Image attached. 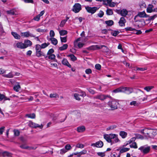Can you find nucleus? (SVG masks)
<instances>
[{
	"label": "nucleus",
	"instance_id": "obj_20",
	"mask_svg": "<svg viewBox=\"0 0 157 157\" xmlns=\"http://www.w3.org/2000/svg\"><path fill=\"white\" fill-rule=\"evenodd\" d=\"M11 34L13 36L14 38L17 40H19L21 38V36L18 35L17 33L12 32Z\"/></svg>",
	"mask_w": 157,
	"mask_h": 157
},
{
	"label": "nucleus",
	"instance_id": "obj_51",
	"mask_svg": "<svg viewBox=\"0 0 157 157\" xmlns=\"http://www.w3.org/2000/svg\"><path fill=\"white\" fill-rule=\"evenodd\" d=\"M125 30L127 31H133L134 30H135V29L134 28H133L131 27H128L125 28Z\"/></svg>",
	"mask_w": 157,
	"mask_h": 157
},
{
	"label": "nucleus",
	"instance_id": "obj_12",
	"mask_svg": "<svg viewBox=\"0 0 157 157\" xmlns=\"http://www.w3.org/2000/svg\"><path fill=\"white\" fill-rule=\"evenodd\" d=\"M109 97V96L108 95H104L100 94L95 96L94 98V99H98L103 101L106 99L107 97Z\"/></svg>",
	"mask_w": 157,
	"mask_h": 157
},
{
	"label": "nucleus",
	"instance_id": "obj_7",
	"mask_svg": "<svg viewBox=\"0 0 157 157\" xmlns=\"http://www.w3.org/2000/svg\"><path fill=\"white\" fill-rule=\"evenodd\" d=\"M149 15L147 14L144 11L140 12L138 13V14L136 15L135 16L134 19L135 20L136 18L138 17H139L141 18H144L147 17H149Z\"/></svg>",
	"mask_w": 157,
	"mask_h": 157
},
{
	"label": "nucleus",
	"instance_id": "obj_48",
	"mask_svg": "<svg viewBox=\"0 0 157 157\" xmlns=\"http://www.w3.org/2000/svg\"><path fill=\"white\" fill-rule=\"evenodd\" d=\"M14 136H18L20 134V132L17 130L14 129L13 130Z\"/></svg>",
	"mask_w": 157,
	"mask_h": 157
},
{
	"label": "nucleus",
	"instance_id": "obj_53",
	"mask_svg": "<svg viewBox=\"0 0 157 157\" xmlns=\"http://www.w3.org/2000/svg\"><path fill=\"white\" fill-rule=\"evenodd\" d=\"M115 3L113 2H111L110 3H109L107 4H106V5H108L109 6L111 7H114L115 5Z\"/></svg>",
	"mask_w": 157,
	"mask_h": 157
},
{
	"label": "nucleus",
	"instance_id": "obj_17",
	"mask_svg": "<svg viewBox=\"0 0 157 157\" xmlns=\"http://www.w3.org/2000/svg\"><path fill=\"white\" fill-rule=\"evenodd\" d=\"M62 63L64 65L66 66L69 67L71 68V65L69 63L67 60L66 59H63L62 61Z\"/></svg>",
	"mask_w": 157,
	"mask_h": 157
},
{
	"label": "nucleus",
	"instance_id": "obj_58",
	"mask_svg": "<svg viewBox=\"0 0 157 157\" xmlns=\"http://www.w3.org/2000/svg\"><path fill=\"white\" fill-rule=\"evenodd\" d=\"M67 151L65 149L63 148L60 150V153L61 154H63L65 153Z\"/></svg>",
	"mask_w": 157,
	"mask_h": 157
},
{
	"label": "nucleus",
	"instance_id": "obj_10",
	"mask_svg": "<svg viewBox=\"0 0 157 157\" xmlns=\"http://www.w3.org/2000/svg\"><path fill=\"white\" fill-rule=\"evenodd\" d=\"M91 146L97 147H101L103 146V143L102 141L100 140L97 142L95 143L91 144Z\"/></svg>",
	"mask_w": 157,
	"mask_h": 157
},
{
	"label": "nucleus",
	"instance_id": "obj_61",
	"mask_svg": "<svg viewBox=\"0 0 157 157\" xmlns=\"http://www.w3.org/2000/svg\"><path fill=\"white\" fill-rule=\"evenodd\" d=\"M40 17L38 15L34 18L33 19L35 21H38L40 20Z\"/></svg>",
	"mask_w": 157,
	"mask_h": 157
},
{
	"label": "nucleus",
	"instance_id": "obj_49",
	"mask_svg": "<svg viewBox=\"0 0 157 157\" xmlns=\"http://www.w3.org/2000/svg\"><path fill=\"white\" fill-rule=\"evenodd\" d=\"M76 147L82 148L84 147V145L82 144L78 143L76 145Z\"/></svg>",
	"mask_w": 157,
	"mask_h": 157
},
{
	"label": "nucleus",
	"instance_id": "obj_21",
	"mask_svg": "<svg viewBox=\"0 0 157 157\" xmlns=\"http://www.w3.org/2000/svg\"><path fill=\"white\" fill-rule=\"evenodd\" d=\"M36 56L38 57H41L42 56H44V57L45 56V54L42 52H41V50L36 51Z\"/></svg>",
	"mask_w": 157,
	"mask_h": 157
},
{
	"label": "nucleus",
	"instance_id": "obj_45",
	"mask_svg": "<svg viewBox=\"0 0 157 157\" xmlns=\"http://www.w3.org/2000/svg\"><path fill=\"white\" fill-rule=\"evenodd\" d=\"M119 33L118 31H114L112 32L111 34L113 36H116Z\"/></svg>",
	"mask_w": 157,
	"mask_h": 157
},
{
	"label": "nucleus",
	"instance_id": "obj_8",
	"mask_svg": "<svg viewBox=\"0 0 157 157\" xmlns=\"http://www.w3.org/2000/svg\"><path fill=\"white\" fill-rule=\"evenodd\" d=\"M21 35L23 37H28L29 36L35 37V36L30 33L29 31L21 33Z\"/></svg>",
	"mask_w": 157,
	"mask_h": 157
},
{
	"label": "nucleus",
	"instance_id": "obj_16",
	"mask_svg": "<svg viewBox=\"0 0 157 157\" xmlns=\"http://www.w3.org/2000/svg\"><path fill=\"white\" fill-rule=\"evenodd\" d=\"M126 22L125 19L124 17H121V18L118 23L121 26H122L125 25V23Z\"/></svg>",
	"mask_w": 157,
	"mask_h": 157
},
{
	"label": "nucleus",
	"instance_id": "obj_38",
	"mask_svg": "<svg viewBox=\"0 0 157 157\" xmlns=\"http://www.w3.org/2000/svg\"><path fill=\"white\" fill-rule=\"evenodd\" d=\"M59 33L60 36H64L67 34V32L65 30H62L60 31Z\"/></svg>",
	"mask_w": 157,
	"mask_h": 157
},
{
	"label": "nucleus",
	"instance_id": "obj_39",
	"mask_svg": "<svg viewBox=\"0 0 157 157\" xmlns=\"http://www.w3.org/2000/svg\"><path fill=\"white\" fill-rule=\"evenodd\" d=\"M3 155L4 156H6L8 157H10L12 156V154L6 151L3 153Z\"/></svg>",
	"mask_w": 157,
	"mask_h": 157
},
{
	"label": "nucleus",
	"instance_id": "obj_42",
	"mask_svg": "<svg viewBox=\"0 0 157 157\" xmlns=\"http://www.w3.org/2000/svg\"><path fill=\"white\" fill-rule=\"evenodd\" d=\"M67 36H66L64 37H60V39L61 42L62 43L66 42L67 41Z\"/></svg>",
	"mask_w": 157,
	"mask_h": 157
},
{
	"label": "nucleus",
	"instance_id": "obj_28",
	"mask_svg": "<svg viewBox=\"0 0 157 157\" xmlns=\"http://www.w3.org/2000/svg\"><path fill=\"white\" fill-rule=\"evenodd\" d=\"M119 135L122 138H124L127 136V133L124 131H121L120 132Z\"/></svg>",
	"mask_w": 157,
	"mask_h": 157
},
{
	"label": "nucleus",
	"instance_id": "obj_62",
	"mask_svg": "<svg viewBox=\"0 0 157 157\" xmlns=\"http://www.w3.org/2000/svg\"><path fill=\"white\" fill-rule=\"evenodd\" d=\"M88 91L91 94H95V91L93 89L91 88H89L88 89Z\"/></svg>",
	"mask_w": 157,
	"mask_h": 157
},
{
	"label": "nucleus",
	"instance_id": "obj_31",
	"mask_svg": "<svg viewBox=\"0 0 157 157\" xmlns=\"http://www.w3.org/2000/svg\"><path fill=\"white\" fill-rule=\"evenodd\" d=\"M68 47V45L67 44H65L63 45V46L59 48L60 50L62 51L67 49Z\"/></svg>",
	"mask_w": 157,
	"mask_h": 157
},
{
	"label": "nucleus",
	"instance_id": "obj_46",
	"mask_svg": "<svg viewBox=\"0 0 157 157\" xmlns=\"http://www.w3.org/2000/svg\"><path fill=\"white\" fill-rule=\"evenodd\" d=\"M54 52V51L53 49H52V48L50 49L48 51L47 53V55L48 56L49 55H50L51 54H53L52 53Z\"/></svg>",
	"mask_w": 157,
	"mask_h": 157
},
{
	"label": "nucleus",
	"instance_id": "obj_59",
	"mask_svg": "<svg viewBox=\"0 0 157 157\" xmlns=\"http://www.w3.org/2000/svg\"><path fill=\"white\" fill-rule=\"evenodd\" d=\"M85 72L87 74H91L92 73L91 70L90 68L86 69L85 70Z\"/></svg>",
	"mask_w": 157,
	"mask_h": 157
},
{
	"label": "nucleus",
	"instance_id": "obj_60",
	"mask_svg": "<svg viewBox=\"0 0 157 157\" xmlns=\"http://www.w3.org/2000/svg\"><path fill=\"white\" fill-rule=\"evenodd\" d=\"M136 139V138L135 137H132L131 138L130 140L128 141V143L131 144V143H132L133 142H134Z\"/></svg>",
	"mask_w": 157,
	"mask_h": 157
},
{
	"label": "nucleus",
	"instance_id": "obj_56",
	"mask_svg": "<svg viewBox=\"0 0 157 157\" xmlns=\"http://www.w3.org/2000/svg\"><path fill=\"white\" fill-rule=\"evenodd\" d=\"M55 34L54 31L52 30H50V36L52 38L53 37Z\"/></svg>",
	"mask_w": 157,
	"mask_h": 157
},
{
	"label": "nucleus",
	"instance_id": "obj_11",
	"mask_svg": "<svg viewBox=\"0 0 157 157\" xmlns=\"http://www.w3.org/2000/svg\"><path fill=\"white\" fill-rule=\"evenodd\" d=\"M123 93H125L127 94H130L133 92V89L132 88L123 86Z\"/></svg>",
	"mask_w": 157,
	"mask_h": 157
},
{
	"label": "nucleus",
	"instance_id": "obj_64",
	"mask_svg": "<svg viewBox=\"0 0 157 157\" xmlns=\"http://www.w3.org/2000/svg\"><path fill=\"white\" fill-rule=\"evenodd\" d=\"M79 93L81 94L80 96L82 97H85L86 95L85 92L82 90L80 91Z\"/></svg>",
	"mask_w": 157,
	"mask_h": 157
},
{
	"label": "nucleus",
	"instance_id": "obj_13",
	"mask_svg": "<svg viewBox=\"0 0 157 157\" xmlns=\"http://www.w3.org/2000/svg\"><path fill=\"white\" fill-rule=\"evenodd\" d=\"M117 12L124 17H125L128 14L127 11L126 9H124L121 10H117Z\"/></svg>",
	"mask_w": 157,
	"mask_h": 157
},
{
	"label": "nucleus",
	"instance_id": "obj_2",
	"mask_svg": "<svg viewBox=\"0 0 157 157\" xmlns=\"http://www.w3.org/2000/svg\"><path fill=\"white\" fill-rule=\"evenodd\" d=\"M103 47L104 48L103 49L102 52H109V48L106 46L104 45H101L98 46V45H92L86 48L88 50H96L97 49H100L102 48Z\"/></svg>",
	"mask_w": 157,
	"mask_h": 157
},
{
	"label": "nucleus",
	"instance_id": "obj_40",
	"mask_svg": "<svg viewBox=\"0 0 157 157\" xmlns=\"http://www.w3.org/2000/svg\"><path fill=\"white\" fill-rule=\"evenodd\" d=\"M49 97L51 98H58L59 95L56 93L51 94H50Z\"/></svg>",
	"mask_w": 157,
	"mask_h": 157
},
{
	"label": "nucleus",
	"instance_id": "obj_32",
	"mask_svg": "<svg viewBox=\"0 0 157 157\" xmlns=\"http://www.w3.org/2000/svg\"><path fill=\"white\" fill-rule=\"evenodd\" d=\"M154 88V86H147L145 87L144 88V90L147 92L150 91L152 89Z\"/></svg>",
	"mask_w": 157,
	"mask_h": 157
},
{
	"label": "nucleus",
	"instance_id": "obj_4",
	"mask_svg": "<svg viewBox=\"0 0 157 157\" xmlns=\"http://www.w3.org/2000/svg\"><path fill=\"white\" fill-rule=\"evenodd\" d=\"M118 104V103L115 100L110 101L108 103V105L111 108L112 110L117 109Z\"/></svg>",
	"mask_w": 157,
	"mask_h": 157
},
{
	"label": "nucleus",
	"instance_id": "obj_3",
	"mask_svg": "<svg viewBox=\"0 0 157 157\" xmlns=\"http://www.w3.org/2000/svg\"><path fill=\"white\" fill-rule=\"evenodd\" d=\"M138 149L141 152L144 154H146L148 153L151 150V147L147 145H145L140 147Z\"/></svg>",
	"mask_w": 157,
	"mask_h": 157
},
{
	"label": "nucleus",
	"instance_id": "obj_54",
	"mask_svg": "<svg viewBox=\"0 0 157 157\" xmlns=\"http://www.w3.org/2000/svg\"><path fill=\"white\" fill-rule=\"evenodd\" d=\"M104 14V12L102 11H100L99 13L98 14V16L100 17H103Z\"/></svg>",
	"mask_w": 157,
	"mask_h": 157
},
{
	"label": "nucleus",
	"instance_id": "obj_33",
	"mask_svg": "<svg viewBox=\"0 0 157 157\" xmlns=\"http://www.w3.org/2000/svg\"><path fill=\"white\" fill-rule=\"evenodd\" d=\"M130 149L129 148H123L120 149V153H123L126 152Z\"/></svg>",
	"mask_w": 157,
	"mask_h": 157
},
{
	"label": "nucleus",
	"instance_id": "obj_15",
	"mask_svg": "<svg viewBox=\"0 0 157 157\" xmlns=\"http://www.w3.org/2000/svg\"><path fill=\"white\" fill-rule=\"evenodd\" d=\"M29 124L30 126L34 128H36L38 127L40 128H41L43 127V126L42 124H41V125H40L39 124H38L32 122H30Z\"/></svg>",
	"mask_w": 157,
	"mask_h": 157
},
{
	"label": "nucleus",
	"instance_id": "obj_63",
	"mask_svg": "<svg viewBox=\"0 0 157 157\" xmlns=\"http://www.w3.org/2000/svg\"><path fill=\"white\" fill-rule=\"evenodd\" d=\"M66 22L64 20H62L61 21V22L59 25L61 27H63L64 26V25L65 24Z\"/></svg>",
	"mask_w": 157,
	"mask_h": 157
},
{
	"label": "nucleus",
	"instance_id": "obj_50",
	"mask_svg": "<svg viewBox=\"0 0 157 157\" xmlns=\"http://www.w3.org/2000/svg\"><path fill=\"white\" fill-rule=\"evenodd\" d=\"M65 148L66 150L67 151L71 149L72 148V147L70 144H67L65 146Z\"/></svg>",
	"mask_w": 157,
	"mask_h": 157
},
{
	"label": "nucleus",
	"instance_id": "obj_26",
	"mask_svg": "<svg viewBox=\"0 0 157 157\" xmlns=\"http://www.w3.org/2000/svg\"><path fill=\"white\" fill-rule=\"evenodd\" d=\"M50 40L51 41L52 43L54 45H56L57 44V40L55 38H51L50 39Z\"/></svg>",
	"mask_w": 157,
	"mask_h": 157
},
{
	"label": "nucleus",
	"instance_id": "obj_5",
	"mask_svg": "<svg viewBox=\"0 0 157 157\" xmlns=\"http://www.w3.org/2000/svg\"><path fill=\"white\" fill-rule=\"evenodd\" d=\"M81 10V6L78 3H76L73 6L72 11L75 13H78Z\"/></svg>",
	"mask_w": 157,
	"mask_h": 157
},
{
	"label": "nucleus",
	"instance_id": "obj_47",
	"mask_svg": "<svg viewBox=\"0 0 157 157\" xmlns=\"http://www.w3.org/2000/svg\"><path fill=\"white\" fill-rule=\"evenodd\" d=\"M79 94L75 93L74 94V97L75 98L78 100H80L81 99V98L79 97Z\"/></svg>",
	"mask_w": 157,
	"mask_h": 157
},
{
	"label": "nucleus",
	"instance_id": "obj_41",
	"mask_svg": "<svg viewBox=\"0 0 157 157\" xmlns=\"http://www.w3.org/2000/svg\"><path fill=\"white\" fill-rule=\"evenodd\" d=\"M117 127V126L115 125L110 126L106 128L107 130H112L115 128Z\"/></svg>",
	"mask_w": 157,
	"mask_h": 157
},
{
	"label": "nucleus",
	"instance_id": "obj_22",
	"mask_svg": "<svg viewBox=\"0 0 157 157\" xmlns=\"http://www.w3.org/2000/svg\"><path fill=\"white\" fill-rule=\"evenodd\" d=\"M114 93H117L118 92H123L124 91L123 90V86H121L119 88H118L113 91Z\"/></svg>",
	"mask_w": 157,
	"mask_h": 157
},
{
	"label": "nucleus",
	"instance_id": "obj_27",
	"mask_svg": "<svg viewBox=\"0 0 157 157\" xmlns=\"http://www.w3.org/2000/svg\"><path fill=\"white\" fill-rule=\"evenodd\" d=\"M15 10L14 9L11 10H8L6 11V13L8 14H10L11 15H16V14L15 13Z\"/></svg>",
	"mask_w": 157,
	"mask_h": 157
},
{
	"label": "nucleus",
	"instance_id": "obj_23",
	"mask_svg": "<svg viewBox=\"0 0 157 157\" xmlns=\"http://www.w3.org/2000/svg\"><path fill=\"white\" fill-rule=\"evenodd\" d=\"M154 6L153 5L149 4V5L148 7H147V11L148 13H151L152 12H153V8Z\"/></svg>",
	"mask_w": 157,
	"mask_h": 157
},
{
	"label": "nucleus",
	"instance_id": "obj_34",
	"mask_svg": "<svg viewBox=\"0 0 157 157\" xmlns=\"http://www.w3.org/2000/svg\"><path fill=\"white\" fill-rule=\"evenodd\" d=\"M106 14L109 15H112L113 13V12L112 9H108L106 11Z\"/></svg>",
	"mask_w": 157,
	"mask_h": 157
},
{
	"label": "nucleus",
	"instance_id": "obj_57",
	"mask_svg": "<svg viewBox=\"0 0 157 157\" xmlns=\"http://www.w3.org/2000/svg\"><path fill=\"white\" fill-rule=\"evenodd\" d=\"M101 65L99 64H97L95 65V68L98 70H100L101 69Z\"/></svg>",
	"mask_w": 157,
	"mask_h": 157
},
{
	"label": "nucleus",
	"instance_id": "obj_44",
	"mask_svg": "<svg viewBox=\"0 0 157 157\" xmlns=\"http://www.w3.org/2000/svg\"><path fill=\"white\" fill-rule=\"evenodd\" d=\"M49 43H45L42 44L40 46L41 47V48H44L47 47L48 46V45H49Z\"/></svg>",
	"mask_w": 157,
	"mask_h": 157
},
{
	"label": "nucleus",
	"instance_id": "obj_14",
	"mask_svg": "<svg viewBox=\"0 0 157 157\" xmlns=\"http://www.w3.org/2000/svg\"><path fill=\"white\" fill-rule=\"evenodd\" d=\"M23 43L24 44L25 48L31 46L32 45V42L29 40H25Z\"/></svg>",
	"mask_w": 157,
	"mask_h": 157
},
{
	"label": "nucleus",
	"instance_id": "obj_37",
	"mask_svg": "<svg viewBox=\"0 0 157 157\" xmlns=\"http://www.w3.org/2000/svg\"><path fill=\"white\" fill-rule=\"evenodd\" d=\"M3 76L4 77L8 78H12L13 76V75L11 72L9 73L8 74L4 75Z\"/></svg>",
	"mask_w": 157,
	"mask_h": 157
},
{
	"label": "nucleus",
	"instance_id": "obj_55",
	"mask_svg": "<svg viewBox=\"0 0 157 157\" xmlns=\"http://www.w3.org/2000/svg\"><path fill=\"white\" fill-rule=\"evenodd\" d=\"M135 135H136V138H137V139H144L143 136H142L140 134H136Z\"/></svg>",
	"mask_w": 157,
	"mask_h": 157
},
{
	"label": "nucleus",
	"instance_id": "obj_6",
	"mask_svg": "<svg viewBox=\"0 0 157 157\" xmlns=\"http://www.w3.org/2000/svg\"><path fill=\"white\" fill-rule=\"evenodd\" d=\"M85 9L89 13L93 14L98 10V8L96 7H91L89 6L85 7Z\"/></svg>",
	"mask_w": 157,
	"mask_h": 157
},
{
	"label": "nucleus",
	"instance_id": "obj_19",
	"mask_svg": "<svg viewBox=\"0 0 157 157\" xmlns=\"http://www.w3.org/2000/svg\"><path fill=\"white\" fill-rule=\"evenodd\" d=\"M86 129L85 127L82 125L77 128V131L78 132H84Z\"/></svg>",
	"mask_w": 157,
	"mask_h": 157
},
{
	"label": "nucleus",
	"instance_id": "obj_43",
	"mask_svg": "<svg viewBox=\"0 0 157 157\" xmlns=\"http://www.w3.org/2000/svg\"><path fill=\"white\" fill-rule=\"evenodd\" d=\"M139 103L137 102L136 101H133L131 102L130 105H131L138 106L139 105Z\"/></svg>",
	"mask_w": 157,
	"mask_h": 157
},
{
	"label": "nucleus",
	"instance_id": "obj_30",
	"mask_svg": "<svg viewBox=\"0 0 157 157\" xmlns=\"http://www.w3.org/2000/svg\"><path fill=\"white\" fill-rule=\"evenodd\" d=\"M149 18L147 19L146 20V21H151V20H153L155 18L157 17V14H154L153 16L149 17Z\"/></svg>",
	"mask_w": 157,
	"mask_h": 157
},
{
	"label": "nucleus",
	"instance_id": "obj_36",
	"mask_svg": "<svg viewBox=\"0 0 157 157\" xmlns=\"http://www.w3.org/2000/svg\"><path fill=\"white\" fill-rule=\"evenodd\" d=\"M130 146L131 148H133L135 149L137 148L138 147L136 142H134L132 143L130 145Z\"/></svg>",
	"mask_w": 157,
	"mask_h": 157
},
{
	"label": "nucleus",
	"instance_id": "obj_18",
	"mask_svg": "<svg viewBox=\"0 0 157 157\" xmlns=\"http://www.w3.org/2000/svg\"><path fill=\"white\" fill-rule=\"evenodd\" d=\"M44 57L47 60V58H48L55 61L54 60L55 59L56 56L54 54H53L48 55V56L45 55Z\"/></svg>",
	"mask_w": 157,
	"mask_h": 157
},
{
	"label": "nucleus",
	"instance_id": "obj_52",
	"mask_svg": "<svg viewBox=\"0 0 157 157\" xmlns=\"http://www.w3.org/2000/svg\"><path fill=\"white\" fill-rule=\"evenodd\" d=\"M41 47L40 45L39 44H36V51H38L41 50Z\"/></svg>",
	"mask_w": 157,
	"mask_h": 157
},
{
	"label": "nucleus",
	"instance_id": "obj_29",
	"mask_svg": "<svg viewBox=\"0 0 157 157\" xmlns=\"http://www.w3.org/2000/svg\"><path fill=\"white\" fill-rule=\"evenodd\" d=\"M20 88L21 87L20 85L19 84H18L17 85H15L13 88V89L14 90L18 92Z\"/></svg>",
	"mask_w": 157,
	"mask_h": 157
},
{
	"label": "nucleus",
	"instance_id": "obj_1",
	"mask_svg": "<svg viewBox=\"0 0 157 157\" xmlns=\"http://www.w3.org/2000/svg\"><path fill=\"white\" fill-rule=\"evenodd\" d=\"M104 138L108 143H111V145L120 141L118 135L114 134L104 135Z\"/></svg>",
	"mask_w": 157,
	"mask_h": 157
},
{
	"label": "nucleus",
	"instance_id": "obj_9",
	"mask_svg": "<svg viewBox=\"0 0 157 157\" xmlns=\"http://www.w3.org/2000/svg\"><path fill=\"white\" fill-rule=\"evenodd\" d=\"M14 48H18L21 49H25L24 43L22 42H17L13 44Z\"/></svg>",
	"mask_w": 157,
	"mask_h": 157
},
{
	"label": "nucleus",
	"instance_id": "obj_35",
	"mask_svg": "<svg viewBox=\"0 0 157 157\" xmlns=\"http://www.w3.org/2000/svg\"><path fill=\"white\" fill-rule=\"evenodd\" d=\"M105 23L108 25L109 26H111L113 24V21L111 20L106 21H105Z\"/></svg>",
	"mask_w": 157,
	"mask_h": 157
},
{
	"label": "nucleus",
	"instance_id": "obj_24",
	"mask_svg": "<svg viewBox=\"0 0 157 157\" xmlns=\"http://www.w3.org/2000/svg\"><path fill=\"white\" fill-rule=\"evenodd\" d=\"M67 56L70 58L71 60L73 61H76L77 59V58L74 54H72L67 55Z\"/></svg>",
	"mask_w": 157,
	"mask_h": 157
},
{
	"label": "nucleus",
	"instance_id": "obj_25",
	"mask_svg": "<svg viewBox=\"0 0 157 157\" xmlns=\"http://www.w3.org/2000/svg\"><path fill=\"white\" fill-rule=\"evenodd\" d=\"M25 117L32 119H34L36 117V115L34 113L27 114L25 115Z\"/></svg>",
	"mask_w": 157,
	"mask_h": 157
}]
</instances>
